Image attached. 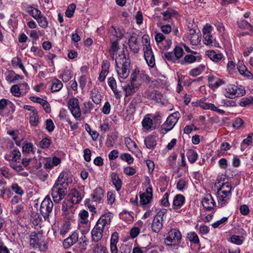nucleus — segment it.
Segmentation results:
<instances>
[{
  "label": "nucleus",
  "mask_w": 253,
  "mask_h": 253,
  "mask_svg": "<svg viewBox=\"0 0 253 253\" xmlns=\"http://www.w3.org/2000/svg\"><path fill=\"white\" fill-rule=\"evenodd\" d=\"M244 121L241 118H238L236 119L234 122L233 123L232 126L234 128L236 129H239L244 124Z\"/></svg>",
  "instance_id": "obj_60"
},
{
  "label": "nucleus",
  "mask_w": 253,
  "mask_h": 253,
  "mask_svg": "<svg viewBox=\"0 0 253 253\" xmlns=\"http://www.w3.org/2000/svg\"><path fill=\"white\" fill-rule=\"evenodd\" d=\"M67 174L65 172H61L58 176V179L56 181L55 184L65 187H68L67 183Z\"/></svg>",
  "instance_id": "obj_23"
},
{
  "label": "nucleus",
  "mask_w": 253,
  "mask_h": 253,
  "mask_svg": "<svg viewBox=\"0 0 253 253\" xmlns=\"http://www.w3.org/2000/svg\"><path fill=\"white\" fill-rule=\"evenodd\" d=\"M181 233L177 230H171L169 233V236L165 239V243L168 245H171L173 241H179L181 240Z\"/></svg>",
  "instance_id": "obj_10"
},
{
  "label": "nucleus",
  "mask_w": 253,
  "mask_h": 253,
  "mask_svg": "<svg viewBox=\"0 0 253 253\" xmlns=\"http://www.w3.org/2000/svg\"><path fill=\"white\" fill-rule=\"evenodd\" d=\"M202 205L205 209L211 211L214 208L215 203L211 195L208 194L203 198Z\"/></svg>",
  "instance_id": "obj_15"
},
{
  "label": "nucleus",
  "mask_w": 253,
  "mask_h": 253,
  "mask_svg": "<svg viewBox=\"0 0 253 253\" xmlns=\"http://www.w3.org/2000/svg\"><path fill=\"white\" fill-rule=\"evenodd\" d=\"M67 187L58 184L53 185L51 190V194L55 203H58L63 199L67 193Z\"/></svg>",
  "instance_id": "obj_5"
},
{
  "label": "nucleus",
  "mask_w": 253,
  "mask_h": 253,
  "mask_svg": "<svg viewBox=\"0 0 253 253\" xmlns=\"http://www.w3.org/2000/svg\"><path fill=\"white\" fill-rule=\"evenodd\" d=\"M205 69V66L204 65H200L198 67L192 69L189 74L192 77H196L199 75Z\"/></svg>",
  "instance_id": "obj_33"
},
{
  "label": "nucleus",
  "mask_w": 253,
  "mask_h": 253,
  "mask_svg": "<svg viewBox=\"0 0 253 253\" xmlns=\"http://www.w3.org/2000/svg\"><path fill=\"white\" fill-rule=\"evenodd\" d=\"M237 86L234 84H229L225 88L224 95L229 98H234L236 97Z\"/></svg>",
  "instance_id": "obj_17"
},
{
  "label": "nucleus",
  "mask_w": 253,
  "mask_h": 253,
  "mask_svg": "<svg viewBox=\"0 0 253 253\" xmlns=\"http://www.w3.org/2000/svg\"><path fill=\"white\" fill-rule=\"evenodd\" d=\"M108 84L112 90L117 88V83L113 77H110L108 79Z\"/></svg>",
  "instance_id": "obj_63"
},
{
  "label": "nucleus",
  "mask_w": 253,
  "mask_h": 253,
  "mask_svg": "<svg viewBox=\"0 0 253 253\" xmlns=\"http://www.w3.org/2000/svg\"><path fill=\"white\" fill-rule=\"evenodd\" d=\"M144 143L148 149H153L157 145L156 137L152 135L146 136L144 139Z\"/></svg>",
  "instance_id": "obj_18"
},
{
  "label": "nucleus",
  "mask_w": 253,
  "mask_h": 253,
  "mask_svg": "<svg viewBox=\"0 0 253 253\" xmlns=\"http://www.w3.org/2000/svg\"><path fill=\"white\" fill-rule=\"evenodd\" d=\"M70 203L73 204H79L83 199V196L77 189H72L68 195Z\"/></svg>",
  "instance_id": "obj_13"
},
{
  "label": "nucleus",
  "mask_w": 253,
  "mask_h": 253,
  "mask_svg": "<svg viewBox=\"0 0 253 253\" xmlns=\"http://www.w3.org/2000/svg\"><path fill=\"white\" fill-rule=\"evenodd\" d=\"M253 136V133H250L248 135L247 137L242 141L241 144V149L242 151L244 150L247 147L252 144Z\"/></svg>",
  "instance_id": "obj_29"
},
{
  "label": "nucleus",
  "mask_w": 253,
  "mask_h": 253,
  "mask_svg": "<svg viewBox=\"0 0 253 253\" xmlns=\"http://www.w3.org/2000/svg\"><path fill=\"white\" fill-rule=\"evenodd\" d=\"M12 64L13 67H19L22 70L25 75H28V73L25 70V68L22 63L21 59L19 57H15L12 59Z\"/></svg>",
  "instance_id": "obj_26"
},
{
  "label": "nucleus",
  "mask_w": 253,
  "mask_h": 253,
  "mask_svg": "<svg viewBox=\"0 0 253 253\" xmlns=\"http://www.w3.org/2000/svg\"><path fill=\"white\" fill-rule=\"evenodd\" d=\"M93 253H108L107 248L100 243L96 244L93 249Z\"/></svg>",
  "instance_id": "obj_38"
},
{
  "label": "nucleus",
  "mask_w": 253,
  "mask_h": 253,
  "mask_svg": "<svg viewBox=\"0 0 253 253\" xmlns=\"http://www.w3.org/2000/svg\"><path fill=\"white\" fill-rule=\"evenodd\" d=\"M26 12L36 20L42 14L40 10L32 6L27 7Z\"/></svg>",
  "instance_id": "obj_27"
},
{
  "label": "nucleus",
  "mask_w": 253,
  "mask_h": 253,
  "mask_svg": "<svg viewBox=\"0 0 253 253\" xmlns=\"http://www.w3.org/2000/svg\"><path fill=\"white\" fill-rule=\"evenodd\" d=\"M142 125L144 128L146 129H149L152 127L153 120L150 118L146 117L143 120Z\"/></svg>",
  "instance_id": "obj_40"
},
{
  "label": "nucleus",
  "mask_w": 253,
  "mask_h": 253,
  "mask_svg": "<svg viewBox=\"0 0 253 253\" xmlns=\"http://www.w3.org/2000/svg\"><path fill=\"white\" fill-rule=\"evenodd\" d=\"M252 103L253 104V97L243 98L241 100L240 105L242 107H245Z\"/></svg>",
  "instance_id": "obj_57"
},
{
  "label": "nucleus",
  "mask_w": 253,
  "mask_h": 253,
  "mask_svg": "<svg viewBox=\"0 0 253 253\" xmlns=\"http://www.w3.org/2000/svg\"><path fill=\"white\" fill-rule=\"evenodd\" d=\"M165 59L171 63H175L176 61V58L172 52H167L164 53Z\"/></svg>",
  "instance_id": "obj_46"
},
{
  "label": "nucleus",
  "mask_w": 253,
  "mask_h": 253,
  "mask_svg": "<svg viewBox=\"0 0 253 253\" xmlns=\"http://www.w3.org/2000/svg\"><path fill=\"white\" fill-rule=\"evenodd\" d=\"M139 84L138 83H131L127 84L123 87L124 91L125 92V97L131 95L135 93L138 89Z\"/></svg>",
  "instance_id": "obj_14"
},
{
  "label": "nucleus",
  "mask_w": 253,
  "mask_h": 253,
  "mask_svg": "<svg viewBox=\"0 0 253 253\" xmlns=\"http://www.w3.org/2000/svg\"><path fill=\"white\" fill-rule=\"evenodd\" d=\"M39 25L42 28H46L48 26L47 18L42 14L36 19Z\"/></svg>",
  "instance_id": "obj_35"
},
{
  "label": "nucleus",
  "mask_w": 253,
  "mask_h": 253,
  "mask_svg": "<svg viewBox=\"0 0 253 253\" xmlns=\"http://www.w3.org/2000/svg\"><path fill=\"white\" fill-rule=\"evenodd\" d=\"M179 117L180 114L178 112H175L170 115L161 126V133L166 134L172 129L176 125Z\"/></svg>",
  "instance_id": "obj_4"
},
{
  "label": "nucleus",
  "mask_w": 253,
  "mask_h": 253,
  "mask_svg": "<svg viewBox=\"0 0 253 253\" xmlns=\"http://www.w3.org/2000/svg\"><path fill=\"white\" fill-rule=\"evenodd\" d=\"M148 98H151L156 100L157 101H161L163 98V95L159 92L154 91L151 93V95L147 94Z\"/></svg>",
  "instance_id": "obj_52"
},
{
  "label": "nucleus",
  "mask_w": 253,
  "mask_h": 253,
  "mask_svg": "<svg viewBox=\"0 0 253 253\" xmlns=\"http://www.w3.org/2000/svg\"><path fill=\"white\" fill-rule=\"evenodd\" d=\"M76 6L75 4H74V3L70 4L68 6V7L65 12L66 16L68 18H70V17H72L74 14V11L76 9Z\"/></svg>",
  "instance_id": "obj_41"
},
{
  "label": "nucleus",
  "mask_w": 253,
  "mask_h": 253,
  "mask_svg": "<svg viewBox=\"0 0 253 253\" xmlns=\"http://www.w3.org/2000/svg\"><path fill=\"white\" fill-rule=\"evenodd\" d=\"M212 27L209 24H206L203 30V42L204 43L210 46H218L216 42L211 34Z\"/></svg>",
  "instance_id": "obj_6"
},
{
  "label": "nucleus",
  "mask_w": 253,
  "mask_h": 253,
  "mask_svg": "<svg viewBox=\"0 0 253 253\" xmlns=\"http://www.w3.org/2000/svg\"><path fill=\"white\" fill-rule=\"evenodd\" d=\"M72 205H73L70 203L69 200L63 202L62 206V210L65 214H67L68 213V208H71Z\"/></svg>",
  "instance_id": "obj_55"
},
{
  "label": "nucleus",
  "mask_w": 253,
  "mask_h": 253,
  "mask_svg": "<svg viewBox=\"0 0 253 253\" xmlns=\"http://www.w3.org/2000/svg\"><path fill=\"white\" fill-rule=\"evenodd\" d=\"M13 157L11 160L12 162H16L19 160L21 157V153L19 151L17 150H14L12 151Z\"/></svg>",
  "instance_id": "obj_64"
},
{
  "label": "nucleus",
  "mask_w": 253,
  "mask_h": 253,
  "mask_svg": "<svg viewBox=\"0 0 253 253\" xmlns=\"http://www.w3.org/2000/svg\"><path fill=\"white\" fill-rule=\"evenodd\" d=\"M185 202V197L181 194L176 195L173 200L172 207L174 210L180 208Z\"/></svg>",
  "instance_id": "obj_19"
},
{
  "label": "nucleus",
  "mask_w": 253,
  "mask_h": 253,
  "mask_svg": "<svg viewBox=\"0 0 253 253\" xmlns=\"http://www.w3.org/2000/svg\"><path fill=\"white\" fill-rule=\"evenodd\" d=\"M142 75H139V71L137 69H134L131 75V83H136L138 78H141Z\"/></svg>",
  "instance_id": "obj_56"
},
{
  "label": "nucleus",
  "mask_w": 253,
  "mask_h": 253,
  "mask_svg": "<svg viewBox=\"0 0 253 253\" xmlns=\"http://www.w3.org/2000/svg\"><path fill=\"white\" fill-rule=\"evenodd\" d=\"M174 54L176 60L181 58L184 53L183 49L180 46H176L174 49Z\"/></svg>",
  "instance_id": "obj_50"
},
{
  "label": "nucleus",
  "mask_w": 253,
  "mask_h": 253,
  "mask_svg": "<svg viewBox=\"0 0 253 253\" xmlns=\"http://www.w3.org/2000/svg\"><path fill=\"white\" fill-rule=\"evenodd\" d=\"M175 14V11L171 9H169L166 11L162 13L164 16V20H169V19H171V16Z\"/></svg>",
  "instance_id": "obj_51"
},
{
  "label": "nucleus",
  "mask_w": 253,
  "mask_h": 253,
  "mask_svg": "<svg viewBox=\"0 0 253 253\" xmlns=\"http://www.w3.org/2000/svg\"><path fill=\"white\" fill-rule=\"evenodd\" d=\"M111 181L114 185L116 190L119 191L122 186V181L119 178L118 174L116 172H112L110 175Z\"/></svg>",
  "instance_id": "obj_20"
},
{
  "label": "nucleus",
  "mask_w": 253,
  "mask_h": 253,
  "mask_svg": "<svg viewBox=\"0 0 253 253\" xmlns=\"http://www.w3.org/2000/svg\"><path fill=\"white\" fill-rule=\"evenodd\" d=\"M219 206L222 207L228 203L231 195L227 194H221V192H217Z\"/></svg>",
  "instance_id": "obj_22"
},
{
  "label": "nucleus",
  "mask_w": 253,
  "mask_h": 253,
  "mask_svg": "<svg viewBox=\"0 0 253 253\" xmlns=\"http://www.w3.org/2000/svg\"><path fill=\"white\" fill-rule=\"evenodd\" d=\"M153 197V190L151 186L148 187L146 191L140 195V204L143 209L151 208Z\"/></svg>",
  "instance_id": "obj_8"
},
{
  "label": "nucleus",
  "mask_w": 253,
  "mask_h": 253,
  "mask_svg": "<svg viewBox=\"0 0 253 253\" xmlns=\"http://www.w3.org/2000/svg\"><path fill=\"white\" fill-rule=\"evenodd\" d=\"M217 192H221V194L231 195V185L229 182L223 183L220 187L218 189Z\"/></svg>",
  "instance_id": "obj_24"
},
{
  "label": "nucleus",
  "mask_w": 253,
  "mask_h": 253,
  "mask_svg": "<svg viewBox=\"0 0 253 253\" xmlns=\"http://www.w3.org/2000/svg\"><path fill=\"white\" fill-rule=\"evenodd\" d=\"M110 66V62L107 60H104L103 61L101 67L102 71L101 72L104 73L105 74H108L109 73V69Z\"/></svg>",
  "instance_id": "obj_54"
},
{
  "label": "nucleus",
  "mask_w": 253,
  "mask_h": 253,
  "mask_svg": "<svg viewBox=\"0 0 253 253\" xmlns=\"http://www.w3.org/2000/svg\"><path fill=\"white\" fill-rule=\"evenodd\" d=\"M199 106L205 110H211L213 111V110L216 109V107L213 104L207 103L202 100L199 101Z\"/></svg>",
  "instance_id": "obj_34"
},
{
  "label": "nucleus",
  "mask_w": 253,
  "mask_h": 253,
  "mask_svg": "<svg viewBox=\"0 0 253 253\" xmlns=\"http://www.w3.org/2000/svg\"><path fill=\"white\" fill-rule=\"evenodd\" d=\"M12 190L16 194L22 196L24 194V191L16 183H13L11 186Z\"/></svg>",
  "instance_id": "obj_42"
},
{
  "label": "nucleus",
  "mask_w": 253,
  "mask_h": 253,
  "mask_svg": "<svg viewBox=\"0 0 253 253\" xmlns=\"http://www.w3.org/2000/svg\"><path fill=\"white\" fill-rule=\"evenodd\" d=\"M208 81L209 86L212 90L217 89L218 87L225 84L224 81L217 78L213 75H209L208 76Z\"/></svg>",
  "instance_id": "obj_12"
},
{
  "label": "nucleus",
  "mask_w": 253,
  "mask_h": 253,
  "mask_svg": "<svg viewBox=\"0 0 253 253\" xmlns=\"http://www.w3.org/2000/svg\"><path fill=\"white\" fill-rule=\"evenodd\" d=\"M138 36L135 33L132 34L128 41V44L130 50L134 53H138L139 50V44L138 42Z\"/></svg>",
  "instance_id": "obj_11"
},
{
  "label": "nucleus",
  "mask_w": 253,
  "mask_h": 253,
  "mask_svg": "<svg viewBox=\"0 0 253 253\" xmlns=\"http://www.w3.org/2000/svg\"><path fill=\"white\" fill-rule=\"evenodd\" d=\"M118 43L116 42H113L112 44L111 48L109 50L110 54L113 58H114L115 52L118 50Z\"/></svg>",
  "instance_id": "obj_59"
},
{
  "label": "nucleus",
  "mask_w": 253,
  "mask_h": 253,
  "mask_svg": "<svg viewBox=\"0 0 253 253\" xmlns=\"http://www.w3.org/2000/svg\"><path fill=\"white\" fill-rule=\"evenodd\" d=\"M116 70L119 78L126 79L130 70V60L126 58L125 53L119 54L115 59Z\"/></svg>",
  "instance_id": "obj_2"
},
{
  "label": "nucleus",
  "mask_w": 253,
  "mask_h": 253,
  "mask_svg": "<svg viewBox=\"0 0 253 253\" xmlns=\"http://www.w3.org/2000/svg\"><path fill=\"white\" fill-rule=\"evenodd\" d=\"M126 143L129 150L132 152H136L138 150V148L135 142L131 139L126 140Z\"/></svg>",
  "instance_id": "obj_36"
},
{
  "label": "nucleus",
  "mask_w": 253,
  "mask_h": 253,
  "mask_svg": "<svg viewBox=\"0 0 253 253\" xmlns=\"http://www.w3.org/2000/svg\"><path fill=\"white\" fill-rule=\"evenodd\" d=\"M39 121V117L37 111H35L31 116L30 118V122L32 126H37Z\"/></svg>",
  "instance_id": "obj_49"
},
{
  "label": "nucleus",
  "mask_w": 253,
  "mask_h": 253,
  "mask_svg": "<svg viewBox=\"0 0 253 253\" xmlns=\"http://www.w3.org/2000/svg\"><path fill=\"white\" fill-rule=\"evenodd\" d=\"M63 87L62 82L58 80L55 79L52 82V85L51 87V90L52 92L59 91Z\"/></svg>",
  "instance_id": "obj_32"
},
{
  "label": "nucleus",
  "mask_w": 253,
  "mask_h": 253,
  "mask_svg": "<svg viewBox=\"0 0 253 253\" xmlns=\"http://www.w3.org/2000/svg\"><path fill=\"white\" fill-rule=\"evenodd\" d=\"M54 125L51 119H47L46 121V129L48 132H52L54 129Z\"/></svg>",
  "instance_id": "obj_61"
},
{
  "label": "nucleus",
  "mask_w": 253,
  "mask_h": 253,
  "mask_svg": "<svg viewBox=\"0 0 253 253\" xmlns=\"http://www.w3.org/2000/svg\"><path fill=\"white\" fill-rule=\"evenodd\" d=\"M53 204L49 197L47 196L42 201L40 207V212L44 219L48 220L50 213L52 211Z\"/></svg>",
  "instance_id": "obj_7"
},
{
  "label": "nucleus",
  "mask_w": 253,
  "mask_h": 253,
  "mask_svg": "<svg viewBox=\"0 0 253 253\" xmlns=\"http://www.w3.org/2000/svg\"><path fill=\"white\" fill-rule=\"evenodd\" d=\"M186 155L189 162L193 164L196 162L198 158V154L196 151L193 149H189L187 151Z\"/></svg>",
  "instance_id": "obj_28"
},
{
  "label": "nucleus",
  "mask_w": 253,
  "mask_h": 253,
  "mask_svg": "<svg viewBox=\"0 0 253 253\" xmlns=\"http://www.w3.org/2000/svg\"><path fill=\"white\" fill-rule=\"evenodd\" d=\"M72 78L71 72L69 70L64 71L62 75V80L64 82H68Z\"/></svg>",
  "instance_id": "obj_62"
},
{
  "label": "nucleus",
  "mask_w": 253,
  "mask_h": 253,
  "mask_svg": "<svg viewBox=\"0 0 253 253\" xmlns=\"http://www.w3.org/2000/svg\"><path fill=\"white\" fill-rule=\"evenodd\" d=\"M145 59L148 65L151 68H153L155 65V60L153 53L144 54Z\"/></svg>",
  "instance_id": "obj_31"
},
{
  "label": "nucleus",
  "mask_w": 253,
  "mask_h": 253,
  "mask_svg": "<svg viewBox=\"0 0 253 253\" xmlns=\"http://www.w3.org/2000/svg\"><path fill=\"white\" fill-rule=\"evenodd\" d=\"M10 91L12 94L16 97H19L21 95L20 88L17 84L13 85L11 86Z\"/></svg>",
  "instance_id": "obj_53"
},
{
  "label": "nucleus",
  "mask_w": 253,
  "mask_h": 253,
  "mask_svg": "<svg viewBox=\"0 0 253 253\" xmlns=\"http://www.w3.org/2000/svg\"><path fill=\"white\" fill-rule=\"evenodd\" d=\"M230 241L234 244L237 245H241L243 243V240H242L241 237L238 235H233L230 238Z\"/></svg>",
  "instance_id": "obj_58"
},
{
  "label": "nucleus",
  "mask_w": 253,
  "mask_h": 253,
  "mask_svg": "<svg viewBox=\"0 0 253 253\" xmlns=\"http://www.w3.org/2000/svg\"><path fill=\"white\" fill-rule=\"evenodd\" d=\"M84 108L83 109V112L84 114L90 113L94 107L93 104L90 101L84 102Z\"/></svg>",
  "instance_id": "obj_45"
},
{
  "label": "nucleus",
  "mask_w": 253,
  "mask_h": 253,
  "mask_svg": "<svg viewBox=\"0 0 253 253\" xmlns=\"http://www.w3.org/2000/svg\"><path fill=\"white\" fill-rule=\"evenodd\" d=\"M168 210L162 209L159 211L154 216L151 223V230L153 232L158 233L163 228L164 218L166 217Z\"/></svg>",
  "instance_id": "obj_3"
},
{
  "label": "nucleus",
  "mask_w": 253,
  "mask_h": 253,
  "mask_svg": "<svg viewBox=\"0 0 253 253\" xmlns=\"http://www.w3.org/2000/svg\"><path fill=\"white\" fill-rule=\"evenodd\" d=\"M24 211V204H21L16 206L12 211V213L14 215H18Z\"/></svg>",
  "instance_id": "obj_43"
},
{
  "label": "nucleus",
  "mask_w": 253,
  "mask_h": 253,
  "mask_svg": "<svg viewBox=\"0 0 253 253\" xmlns=\"http://www.w3.org/2000/svg\"><path fill=\"white\" fill-rule=\"evenodd\" d=\"M206 53L211 60L215 62L220 61L223 58L222 53H216L214 50H208Z\"/></svg>",
  "instance_id": "obj_21"
},
{
  "label": "nucleus",
  "mask_w": 253,
  "mask_h": 253,
  "mask_svg": "<svg viewBox=\"0 0 253 253\" xmlns=\"http://www.w3.org/2000/svg\"><path fill=\"white\" fill-rule=\"evenodd\" d=\"M187 238L194 244H199L200 240L197 234L194 232H190L187 234Z\"/></svg>",
  "instance_id": "obj_37"
},
{
  "label": "nucleus",
  "mask_w": 253,
  "mask_h": 253,
  "mask_svg": "<svg viewBox=\"0 0 253 253\" xmlns=\"http://www.w3.org/2000/svg\"><path fill=\"white\" fill-rule=\"evenodd\" d=\"M184 59L186 63L190 64L195 62L197 60H200L201 57V56H195L191 54H189L185 55Z\"/></svg>",
  "instance_id": "obj_39"
},
{
  "label": "nucleus",
  "mask_w": 253,
  "mask_h": 253,
  "mask_svg": "<svg viewBox=\"0 0 253 253\" xmlns=\"http://www.w3.org/2000/svg\"><path fill=\"white\" fill-rule=\"evenodd\" d=\"M112 219V216L110 213H105L100 216L91 231L92 241L97 242L101 240L105 227L110 224Z\"/></svg>",
  "instance_id": "obj_1"
},
{
  "label": "nucleus",
  "mask_w": 253,
  "mask_h": 253,
  "mask_svg": "<svg viewBox=\"0 0 253 253\" xmlns=\"http://www.w3.org/2000/svg\"><path fill=\"white\" fill-rule=\"evenodd\" d=\"M120 159L126 162L128 164H130L133 162V158L128 153H124L120 156Z\"/></svg>",
  "instance_id": "obj_48"
},
{
  "label": "nucleus",
  "mask_w": 253,
  "mask_h": 253,
  "mask_svg": "<svg viewBox=\"0 0 253 253\" xmlns=\"http://www.w3.org/2000/svg\"><path fill=\"white\" fill-rule=\"evenodd\" d=\"M68 108L74 117L79 120L82 113L79 105V101L76 98H71L68 102Z\"/></svg>",
  "instance_id": "obj_9"
},
{
  "label": "nucleus",
  "mask_w": 253,
  "mask_h": 253,
  "mask_svg": "<svg viewBox=\"0 0 253 253\" xmlns=\"http://www.w3.org/2000/svg\"><path fill=\"white\" fill-rule=\"evenodd\" d=\"M103 196V191L101 187L96 188L92 194V200L94 201H100Z\"/></svg>",
  "instance_id": "obj_30"
},
{
  "label": "nucleus",
  "mask_w": 253,
  "mask_h": 253,
  "mask_svg": "<svg viewBox=\"0 0 253 253\" xmlns=\"http://www.w3.org/2000/svg\"><path fill=\"white\" fill-rule=\"evenodd\" d=\"M189 39L193 45H197L201 41L200 36L198 33L196 34L194 29H190L189 30Z\"/></svg>",
  "instance_id": "obj_16"
},
{
  "label": "nucleus",
  "mask_w": 253,
  "mask_h": 253,
  "mask_svg": "<svg viewBox=\"0 0 253 253\" xmlns=\"http://www.w3.org/2000/svg\"><path fill=\"white\" fill-rule=\"evenodd\" d=\"M79 215L82 223L85 224L88 222V213L86 211L82 210L80 212Z\"/></svg>",
  "instance_id": "obj_47"
},
{
  "label": "nucleus",
  "mask_w": 253,
  "mask_h": 253,
  "mask_svg": "<svg viewBox=\"0 0 253 253\" xmlns=\"http://www.w3.org/2000/svg\"><path fill=\"white\" fill-rule=\"evenodd\" d=\"M90 95L94 103L99 104L101 102V95L98 90L95 89L91 90Z\"/></svg>",
  "instance_id": "obj_25"
},
{
  "label": "nucleus",
  "mask_w": 253,
  "mask_h": 253,
  "mask_svg": "<svg viewBox=\"0 0 253 253\" xmlns=\"http://www.w3.org/2000/svg\"><path fill=\"white\" fill-rule=\"evenodd\" d=\"M51 143V140L49 138L45 137L40 142V146L42 149H46L49 147Z\"/></svg>",
  "instance_id": "obj_44"
}]
</instances>
